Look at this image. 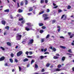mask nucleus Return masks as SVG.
Masks as SVG:
<instances>
[{"instance_id":"53","label":"nucleus","mask_w":74,"mask_h":74,"mask_svg":"<svg viewBox=\"0 0 74 74\" xmlns=\"http://www.w3.org/2000/svg\"><path fill=\"white\" fill-rule=\"evenodd\" d=\"M45 2L46 4L48 3V0H45Z\"/></svg>"},{"instance_id":"32","label":"nucleus","mask_w":74,"mask_h":74,"mask_svg":"<svg viewBox=\"0 0 74 74\" xmlns=\"http://www.w3.org/2000/svg\"><path fill=\"white\" fill-rule=\"evenodd\" d=\"M35 67L36 69H37V68H38V66L37 64H35Z\"/></svg>"},{"instance_id":"64","label":"nucleus","mask_w":74,"mask_h":74,"mask_svg":"<svg viewBox=\"0 0 74 74\" xmlns=\"http://www.w3.org/2000/svg\"><path fill=\"white\" fill-rule=\"evenodd\" d=\"M72 70L73 71H74V67L72 68Z\"/></svg>"},{"instance_id":"5","label":"nucleus","mask_w":74,"mask_h":74,"mask_svg":"<svg viewBox=\"0 0 74 74\" xmlns=\"http://www.w3.org/2000/svg\"><path fill=\"white\" fill-rule=\"evenodd\" d=\"M5 59V57L2 56L0 58V61H3Z\"/></svg>"},{"instance_id":"22","label":"nucleus","mask_w":74,"mask_h":74,"mask_svg":"<svg viewBox=\"0 0 74 74\" xmlns=\"http://www.w3.org/2000/svg\"><path fill=\"white\" fill-rule=\"evenodd\" d=\"M45 40V39L44 38H41V42H44Z\"/></svg>"},{"instance_id":"27","label":"nucleus","mask_w":74,"mask_h":74,"mask_svg":"<svg viewBox=\"0 0 74 74\" xmlns=\"http://www.w3.org/2000/svg\"><path fill=\"white\" fill-rule=\"evenodd\" d=\"M60 47L61 48H62V49H65L66 48V47L62 46H60Z\"/></svg>"},{"instance_id":"59","label":"nucleus","mask_w":74,"mask_h":74,"mask_svg":"<svg viewBox=\"0 0 74 74\" xmlns=\"http://www.w3.org/2000/svg\"><path fill=\"white\" fill-rule=\"evenodd\" d=\"M67 54H68V55H72V56L73 55V54L70 53H67Z\"/></svg>"},{"instance_id":"23","label":"nucleus","mask_w":74,"mask_h":74,"mask_svg":"<svg viewBox=\"0 0 74 74\" xmlns=\"http://www.w3.org/2000/svg\"><path fill=\"white\" fill-rule=\"evenodd\" d=\"M71 8V6L70 5H68L67 8V9H68V10H69V9H70V8Z\"/></svg>"},{"instance_id":"43","label":"nucleus","mask_w":74,"mask_h":74,"mask_svg":"<svg viewBox=\"0 0 74 74\" xmlns=\"http://www.w3.org/2000/svg\"><path fill=\"white\" fill-rule=\"evenodd\" d=\"M5 66H8V63H6L5 64Z\"/></svg>"},{"instance_id":"2","label":"nucleus","mask_w":74,"mask_h":74,"mask_svg":"<svg viewBox=\"0 0 74 74\" xmlns=\"http://www.w3.org/2000/svg\"><path fill=\"white\" fill-rule=\"evenodd\" d=\"M34 42V40L33 39H31L29 40V42L27 43L28 45H30V44H32Z\"/></svg>"},{"instance_id":"17","label":"nucleus","mask_w":74,"mask_h":74,"mask_svg":"<svg viewBox=\"0 0 74 74\" xmlns=\"http://www.w3.org/2000/svg\"><path fill=\"white\" fill-rule=\"evenodd\" d=\"M5 12H10V9H6V10H4Z\"/></svg>"},{"instance_id":"63","label":"nucleus","mask_w":74,"mask_h":74,"mask_svg":"<svg viewBox=\"0 0 74 74\" xmlns=\"http://www.w3.org/2000/svg\"><path fill=\"white\" fill-rule=\"evenodd\" d=\"M44 49H41V52H43L44 51Z\"/></svg>"},{"instance_id":"12","label":"nucleus","mask_w":74,"mask_h":74,"mask_svg":"<svg viewBox=\"0 0 74 74\" xmlns=\"http://www.w3.org/2000/svg\"><path fill=\"white\" fill-rule=\"evenodd\" d=\"M18 11L19 12L21 13V12H23V10L21 9H19L18 10Z\"/></svg>"},{"instance_id":"10","label":"nucleus","mask_w":74,"mask_h":74,"mask_svg":"<svg viewBox=\"0 0 74 74\" xmlns=\"http://www.w3.org/2000/svg\"><path fill=\"white\" fill-rule=\"evenodd\" d=\"M38 25L39 26H44V24L42 23H39Z\"/></svg>"},{"instance_id":"30","label":"nucleus","mask_w":74,"mask_h":74,"mask_svg":"<svg viewBox=\"0 0 74 74\" xmlns=\"http://www.w3.org/2000/svg\"><path fill=\"white\" fill-rule=\"evenodd\" d=\"M50 12V10L49 9H47L46 10V12L48 13V12Z\"/></svg>"},{"instance_id":"8","label":"nucleus","mask_w":74,"mask_h":74,"mask_svg":"<svg viewBox=\"0 0 74 74\" xmlns=\"http://www.w3.org/2000/svg\"><path fill=\"white\" fill-rule=\"evenodd\" d=\"M6 44L8 46H11V43L10 42H8L6 43Z\"/></svg>"},{"instance_id":"35","label":"nucleus","mask_w":74,"mask_h":74,"mask_svg":"<svg viewBox=\"0 0 74 74\" xmlns=\"http://www.w3.org/2000/svg\"><path fill=\"white\" fill-rule=\"evenodd\" d=\"M33 8H30L29 10V11H33Z\"/></svg>"},{"instance_id":"58","label":"nucleus","mask_w":74,"mask_h":74,"mask_svg":"<svg viewBox=\"0 0 74 74\" xmlns=\"http://www.w3.org/2000/svg\"><path fill=\"white\" fill-rule=\"evenodd\" d=\"M20 7V6H19V3H17V7Z\"/></svg>"},{"instance_id":"48","label":"nucleus","mask_w":74,"mask_h":74,"mask_svg":"<svg viewBox=\"0 0 74 74\" xmlns=\"http://www.w3.org/2000/svg\"><path fill=\"white\" fill-rule=\"evenodd\" d=\"M15 61L16 63H18V60L16 59H15Z\"/></svg>"},{"instance_id":"15","label":"nucleus","mask_w":74,"mask_h":74,"mask_svg":"<svg viewBox=\"0 0 74 74\" xmlns=\"http://www.w3.org/2000/svg\"><path fill=\"white\" fill-rule=\"evenodd\" d=\"M57 67L58 69H60V68L62 67V65L60 64H59L58 65Z\"/></svg>"},{"instance_id":"33","label":"nucleus","mask_w":74,"mask_h":74,"mask_svg":"<svg viewBox=\"0 0 74 74\" xmlns=\"http://www.w3.org/2000/svg\"><path fill=\"white\" fill-rule=\"evenodd\" d=\"M56 22V20H53L52 21V23L53 24L54 23H55Z\"/></svg>"},{"instance_id":"25","label":"nucleus","mask_w":74,"mask_h":74,"mask_svg":"<svg viewBox=\"0 0 74 74\" xmlns=\"http://www.w3.org/2000/svg\"><path fill=\"white\" fill-rule=\"evenodd\" d=\"M10 62L11 63H13V60L12 58H10Z\"/></svg>"},{"instance_id":"26","label":"nucleus","mask_w":74,"mask_h":74,"mask_svg":"<svg viewBox=\"0 0 74 74\" xmlns=\"http://www.w3.org/2000/svg\"><path fill=\"white\" fill-rule=\"evenodd\" d=\"M52 51H54V52H56V49L55 47H54Z\"/></svg>"},{"instance_id":"31","label":"nucleus","mask_w":74,"mask_h":74,"mask_svg":"<svg viewBox=\"0 0 74 74\" xmlns=\"http://www.w3.org/2000/svg\"><path fill=\"white\" fill-rule=\"evenodd\" d=\"M44 3V0H41L40 1V3L41 4H42Z\"/></svg>"},{"instance_id":"13","label":"nucleus","mask_w":74,"mask_h":74,"mask_svg":"<svg viewBox=\"0 0 74 74\" xmlns=\"http://www.w3.org/2000/svg\"><path fill=\"white\" fill-rule=\"evenodd\" d=\"M5 29H6L7 30H8L10 29V27L9 26H7L5 27Z\"/></svg>"},{"instance_id":"28","label":"nucleus","mask_w":74,"mask_h":74,"mask_svg":"<svg viewBox=\"0 0 74 74\" xmlns=\"http://www.w3.org/2000/svg\"><path fill=\"white\" fill-rule=\"evenodd\" d=\"M44 13V11H42L41 12H40L39 13V15H40L41 14H43Z\"/></svg>"},{"instance_id":"49","label":"nucleus","mask_w":74,"mask_h":74,"mask_svg":"<svg viewBox=\"0 0 74 74\" xmlns=\"http://www.w3.org/2000/svg\"><path fill=\"white\" fill-rule=\"evenodd\" d=\"M10 56L11 57L13 58V57H14V54L11 53L10 55Z\"/></svg>"},{"instance_id":"46","label":"nucleus","mask_w":74,"mask_h":74,"mask_svg":"<svg viewBox=\"0 0 74 74\" xmlns=\"http://www.w3.org/2000/svg\"><path fill=\"white\" fill-rule=\"evenodd\" d=\"M58 7V6L56 5V6H54L53 7V8H57Z\"/></svg>"},{"instance_id":"41","label":"nucleus","mask_w":74,"mask_h":74,"mask_svg":"<svg viewBox=\"0 0 74 74\" xmlns=\"http://www.w3.org/2000/svg\"><path fill=\"white\" fill-rule=\"evenodd\" d=\"M0 48H1V49H2V50H3V51H4V50H5V49H4V48H3V47H1Z\"/></svg>"},{"instance_id":"39","label":"nucleus","mask_w":74,"mask_h":74,"mask_svg":"<svg viewBox=\"0 0 74 74\" xmlns=\"http://www.w3.org/2000/svg\"><path fill=\"white\" fill-rule=\"evenodd\" d=\"M74 34H72L71 36L70 37V38H72V37H74Z\"/></svg>"},{"instance_id":"6","label":"nucleus","mask_w":74,"mask_h":74,"mask_svg":"<svg viewBox=\"0 0 74 74\" xmlns=\"http://www.w3.org/2000/svg\"><path fill=\"white\" fill-rule=\"evenodd\" d=\"M43 18H47L48 16V14H45L42 15Z\"/></svg>"},{"instance_id":"50","label":"nucleus","mask_w":74,"mask_h":74,"mask_svg":"<svg viewBox=\"0 0 74 74\" xmlns=\"http://www.w3.org/2000/svg\"><path fill=\"white\" fill-rule=\"evenodd\" d=\"M44 71H45V69H42V70H41V72H44Z\"/></svg>"},{"instance_id":"57","label":"nucleus","mask_w":74,"mask_h":74,"mask_svg":"<svg viewBox=\"0 0 74 74\" xmlns=\"http://www.w3.org/2000/svg\"><path fill=\"white\" fill-rule=\"evenodd\" d=\"M44 54H49V53L48 52H45L44 53Z\"/></svg>"},{"instance_id":"36","label":"nucleus","mask_w":74,"mask_h":74,"mask_svg":"<svg viewBox=\"0 0 74 74\" xmlns=\"http://www.w3.org/2000/svg\"><path fill=\"white\" fill-rule=\"evenodd\" d=\"M49 36H50V35H49V34H48L47 35V36L46 38H49Z\"/></svg>"},{"instance_id":"11","label":"nucleus","mask_w":74,"mask_h":74,"mask_svg":"<svg viewBox=\"0 0 74 74\" xmlns=\"http://www.w3.org/2000/svg\"><path fill=\"white\" fill-rule=\"evenodd\" d=\"M65 59H66V57L64 56H63L62 58V61H64Z\"/></svg>"},{"instance_id":"38","label":"nucleus","mask_w":74,"mask_h":74,"mask_svg":"<svg viewBox=\"0 0 74 74\" xmlns=\"http://www.w3.org/2000/svg\"><path fill=\"white\" fill-rule=\"evenodd\" d=\"M23 18H21L19 19V21H23Z\"/></svg>"},{"instance_id":"61","label":"nucleus","mask_w":74,"mask_h":74,"mask_svg":"<svg viewBox=\"0 0 74 74\" xmlns=\"http://www.w3.org/2000/svg\"><path fill=\"white\" fill-rule=\"evenodd\" d=\"M58 32H59L60 31V28H59L58 29Z\"/></svg>"},{"instance_id":"45","label":"nucleus","mask_w":74,"mask_h":74,"mask_svg":"<svg viewBox=\"0 0 74 74\" xmlns=\"http://www.w3.org/2000/svg\"><path fill=\"white\" fill-rule=\"evenodd\" d=\"M45 28H46V27H45V26H42V29H45Z\"/></svg>"},{"instance_id":"42","label":"nucleus","mask_w":74,"mask_h":74,"mask_svg":"<svg viewBox=\"0 0 74 74\" xmlns=\"http://www.w3.org/2000/svg\"><path fill=\"white\" fill-rule=\"evenodd\" d=\"M40 58H41V59H44V56H40Z\"/></svg>"},{"instance_id":"51","label":"nucleus","mask_w":74,"mask_h":74,"mask_svg":"<svg viewBox=\"0 0 74 74\" xmlns=\"http://www.w3.org/2000/svg\"><path fill=\"white\" fill-rule=\"evenodd\" d=\"M62 10L60 9L58 10V12H62Z\"/></svg>"},{"instance_id":"47","label":"nucleus","mask_w":74,"mask_h":74,"mask_svg":"<svg viewBox=\"0 0 74 74\" xmlns=\"http://www.w3.org/2000/svg\"><path fill=\"white\" fill-rule=\"evenodd\" d=\"M65 15V14H64V15H62V16L61 17V19H63V18L64 16Z\"/></svg>"},{"instance_id":"56","label":"nucleus","mask_w":74,"mask_h":74,"mask_svg":"<svg viewBox=\"0 0 74 74\" xmlns=\"http://www.w3.org/2000/svg\"><path fill=\"white\" fill-rule=\"evenodd\" d=\"M47 48H46L45 49H44V52H45L46 51H47Z\"/></svg>"},{"instance_id":"29","label":"nucleus","mask_w":74,"mask_h":74,"mask_svg":"<svg viewBox=\"0 0 74 74\" xmlns=\"http://www.w3.org/2000/svg\"><path fill=\"white\" fill-rule=\"evenodd\" d=\"M25 0V5H27L28 4V1L27 0Z\"/></svg>"},{"instance_id":"52","label":"nucleus","mask_w":74,"mask_h":74,"mask_svg":"<svg viewBox=\"0 0 74 74\" xmlns=\"http://www.w3.org/2000/svg\"><path fill=\"white\" fill-rule=\"evenodd\" d=\"M69 36H71V32H68V33Z\"/></svg>"},{"instance_id":"34","label":"nucleus","mask_w":74,"mask_h":74,"mask_svg":"<svg viewBox=\"0 0 74 74\" xmlns=\"http://www.w3.org/2000/svg\"><path fill=\"white\" fill-rule=\"evenodd\" d=\"M43 32H44V31L42 29L40 31V33H43Z\"/></svg>"},{"instance_id":"62","label":"nucleus","mask_w":74,"mask_h":74,"mask_svg":"<svg viewBox=\"0 0 74 74\" xmlns=\"http://www.w3.org/2000/svg\"><path fill=\"white\" fill-rule=\"evenodd\" d=\"M49 48L51 49H53V47L52 46L50 47Z\"/></svg>"},{"instance_id":"18","label":"nucleus","mask_w":74,"mask_h":74,"mask_svg":"<svg viewBox=\"0 0 74 74\" xmlns=\"http://www.w3.org/2000/svg\"><path fill=\"white\" fill-rule=\"evenodd\" d=\"M25 30H27V31H29L30 30V28H28L27 27H25Z\"/></svg>"},{"instance_id":"19","label":"nucleus","mask_w":74,"mask_h":74,"mask_svg":"<svg viewBox=\"0 0 74 74\" xmlns=\"http://www.w3.org/2000/svg\"><path fill=\"white\" fill-rule=\"evenodd\" d=\"M48 19H49V17H45L44 18V21H46V20Z\"/></svg>"},{"instance_id":"16","label":"nucleus","mask_w":74,"mask_h":74,"mask_svg":"<svg viewBox=\"0 0 74 74\" xmlns=\"http://www.w3.org/2000/svg\"><path fill=\"white\" fill-rule=\"evenodd\" d=\"M21 23L22 24H24L25 23V22H26V21H25V20H23L21 22Z\"/></svg>"},{"instance_id":"55","label":"nucleus","mask_w":74,"mask_h":74,"mask_svg":"<svg viewBox=\"0 0 74 74\" xmlns=\"http://www.w3.org/2000/svg\"><path fill=\"white\" fill-rule=\"evenodd\" d=\"M27 57L28 58H32V56H27Z\"/></svg>"},{"instance_id":"21","label":"nucleus","mask_w":74,"mask_h":74,"mask_svg":"<svg viewBox=\"0 0 74 74\" xmlns=\"http://www.w3.org/2000/svg\"><path fill=\"white\" fill-rule=\"evenodd\" d=\"M61 69H59L57 68L56 69V71H61Z\"/></svg>"},{"instance_id":"37","label":"nucleus","mask_w":74,"mask_h":74,"mask_svg":"<svg viewBox=\"0 0 74 74\" xmlns=\"http://www.w3.org/2000/svg\"><path fill=\"white\" fill-rule=\"evenodd\" d=\"M34 60H32L31 61V64H33V63H34Z\"/></svg>"},{"instance_id":"1","label":"nucleus","mask_w":74,"mask_h":74,"mask_svg":"<svg viewBox=\"0 0 74 74\" xmlns=\"http://www.w3.org/2000/svg\"><path fill=\"white\" fill-rule=\"evenodd\" d=\"M21 38H22V35H19V34H17L16 36L17 40H21Z\"/></svg>"},{"instance_id":"24","label":"nucleus","mask_w":74,"mask_h":74,"mask_svg":"<svg viewBox=\"0 0 74 74\" xmlns=\"http://www.w3.org/2000/svg\"><path fill=\"white\" fill-rule=\"evenodd\" d=\"M53 58L54 59H58V58H59L57 56H54L53 57Z\"/></svg>"},{"instance_id":"14","label":"nucleus","mask_w":74,"mask_h":74,"mask_svg":"<svg viewBox=\"0 0 74 74\" xmlns=\"http://www.w3.org/2000/svg\"><path fill=\"white\" fill-rule=\"evenodd\" d=\"M49 66H50V64H49V63H47L46 65V66L47 67H49Z\"/></svg>"},{"instance_id":"40","label":"nucleus","mask_w":74,"mask_h":74,"mask_svg":"<svg viewBox=\"0 0 74 74\" xmlns=\"http://www.w3.org/2000/svg\"><path fill=\"white\" fill-rule=\"evenodd\" d=\"M18 69H19V71H21L22 70V69L21 68V67L20 66H18Z\"/></svg>"},{"instance_id":"60","label":"nucleus","mask_w":74,"mask_h":74,"mask_svg":"<svg viewBox=\"0 0 74 74\" xmlns=\"http://www.w3.org/2000/svg\"><path fill=\"white\" fill-rule=\"evenodd\" d=\"M10 18L11 19H12V18H13V17L12 16V15H10Z\"/></svg>"},{"instance_id":"4","label":"nucleus","mask_w":74,"mask_h":74,"mask_svg":"<svg viewBox=\"0 0 74 74\" xmlns=\"http://www.w3.org/2000/svg\"><path fill=\"white\" fill-rule=\"evenodd\" d=\"M1 23H2V25L5 26V24L6 23V21L4 20H3L1 21Z\"/></svg>"},{"instance_id":"3","label":"nucleus","mask_w":74,"mask_h":74,"mask_svg":"<svg viewBox=\"0 0 74 74\" xmlns=\"http://www.w3.org/2000/svg\"><path fill=\"white\" fill-rule=\"evenodd\" d=\"M23 53V52L21 51H19L17 53V56H20Z\"/></svg>"},{"instance_id":"7","label":"nucleus","mask_w":74,"mask_h":74,"mask_svg":"<svg viewBox=\"0 0 74 74\" xmlns=\"http://www.w3.org/2000/svg\"><path fill=\"white\" fill-rule=\"evenodd\" d=\"M26 25H27L28 26H30V27L32 26V24H31V23H26Z\"/></svg>"},{"instance_id":"44","label":"nucleus","mask_w":74,"mask_h":74,"mask_svg":"<svg viewBox=\"0 0 74 74\" xmlns=\"http://www.w3.org/2000/svg\"><path fill=\"white\" fill-rule=\"evenodd\" d=\"M71 49H69L68 50V52H69V53H72V52H71Z\"/></svg>"},{"instance_id":"20","label":"nucleus","mask_w":74,"mask_h":74,"mask_svg":"<svg viewBox=\"0 0 74 74\" xmlns=\"http://www.w3.org/2000/svg\"><path fill=\"white\" fill-rule=\"evenodd\" d=\"M24 3H23V1H22L20 3V5L21 6H22L23 5Z\"/></svg>"},{"instance_id":"54","label":"nucleus","mask_w":74,"mask_h":74,"mask_svg":"<svg viewBox=\"0 0 74 74\" xmlns=\"http://www.w3.org/2000/svg\"><path fill=\"white\" fill-rule=\"evenodd\" d=\"M29 53L30 55H32V54H33V52H32V51H30L29 52Z\"/></svg>"},{"instance_id":"9","label":"nucleus","mask_w":74,"mask_h":74,"mask_svg":"<svg viewBox=\"0 0 74 74\" xmlns=\"http://www.w3.org/2000/svg\"><path fill=\"white\" fill-rule=\"evenodd\" d=\"M23 61L24 62H27V61H29V60L27 58H26L24 59L23 60Z\"/></svg>"}]
</instances>
